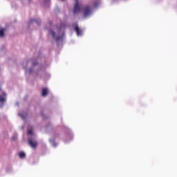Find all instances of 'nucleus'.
I'll return each instance as SVG.
<instances>
[{
    "label": "nucleus",
    "mask_w": 177,
    "mask_h": 177,
    "mask_svg": "<svg viewBox=\"0 0 177 177\" xmlns=\"http://www.w3.org/2000/svg\"><path fill=\"white\" fill-rule=\"evenodd\" d=\"M22 2H25L26 3H30L31 2V0H21Z\"/></svg>",
    "instance_id": "16"
},
{
    "label": "nucleus",
    "mask_w": 177,
    "mask_h": 177,
    "mask_svg": "<svg viewBox=\"0 0 177 177\" xmlns=\"http://www.w3.org/2000/svg\"><path fill=\"white\" fill-rule=\"evenodd\" d=\"M19 158H26V153L24 152H19L18 153Z\"/></svg>",
    "instance_id": "11"
},
{
    "label": "nucleus",
    "mask_w": 177,
    "mask_h": 177,
    "mask_svg": "<svg viewBox=\"0 0 177 177\" xmlns=\"http://www.w3.org/2000/svg\"><path fill=\"white\" fill-rule=\"evenodd\" d=\"M74 30L76 32L77 37H81V35H82V30H80V28L78 27V26L76 25L74 28Z\"/></svg>",
    "instance_id": "6"
},
{
    "label": "nucleus",
    "mask_w": 177,
    "mask_h": 177,
    "mask_svg": "<svg viewBox=\"0 0 177 177\" xmlns=\"http://www.w3.org/2000/svg\"><path fill=\"white\" fill-rule=\"evenodd\" d=\"M50 143L53 147H56V146H57V144H56L53 140H50Z\"/></svg>",
    "instance_id": "14"
},
{
    "label": "nucleus",
    "mask_w": 177,
    "mask_h": 177,
    "mask_svg": "<svg viewBox=\"0 0 177 177\" xmlns=\"http://www.w3.org/2000/svg\"><path fill=\"white\" fill-rule=\"evenodd\" d=\"M42 115V118L45 119V116H44V115Z\"/></svg>",
    "instance_id": "18"
},
{
    "label": "nucleus",
    "mask_w": 177,
    "mask_h": 177,
    "mask_svg": "<svg viewBox=\"0 0 177 177\" xmlns=\"http://www.w3.org/2000/svg\"><path fill=\"white\" fill-rule=\"evenodd\" d=\"M19 117L22 118L24 121H26V118H27V113L26 112H22V113H19Z\"/></svg>",
    "instance_id": "8"
},
{
    "label": "nucleus",
    "mask_w": 177,
    "mask_h": 177,
    "mask_svg": "<svg viewBox=\"0 0 177 177\" xmlns=\"http://www.w3.org/2000/svg\"><path fill=\"white\" fill-rule=\"evenodd\" d=\"M44 3L46 8H49V5H50V0H44Z\"/></svg>",
    "instance_id": "10"
},
{
    "label": "nucleus",
    "mask_w": 177,
    "mask_h": 177,
    "mask_svg": "<svg viewBox=\"0 0 177 177\" xmlns=\"http://www.w3.org/2000/svg\"><path fill=\"white\" fill-rule=\"evenodd\" d=\"M99 3H100L99 1H95V2L94 3V8H97V6H99Z\"/></svg>",
    "instance_id": "15"
},
{
    "label": "nucleus",
    "mask_w": 177,
    "mask_h": 177,
    "mask_svg": "<svg viewBox=\"0 0 177 177\" xmlns=\"http://www.w3.org/2000/svg\"><path fill=\"white\" fill-rule=\"evenodd\" d=\"M92 15V8L90 6H86L84 9V17H89Z\"/></svg>",
    "instance_id": "3"
},
{
    "label": "nucleus",
    "mask_w": 177,
    "mask_h": 177,
    "mask_svg": "<svg viewBox=\"0 0 177 177\" xmlns=\"http://www.w3.org/2000/svg\"><path fill=\"white\" fill-rule=\"evenodd\" d=\"M7 172H9V170L7 169Z\"/></svg>",
    "instance_id": "20"
},
{
    "label": "nucleus",
    "mask_w": 177,
    "mask_h": 177,
    "mask_svg": "<svg viewBox=\"0 0 177 177\" xmlns=\"http://www.w3.org/2000/svg\"><path fill=\"white\" fill-rule=\"evenodd\" d=\"M23 66L24 70H26V74H32V73H34V69L37 68L38 63L37 61H32V59L25 61L23 62Z\"/></svg>",
    "instance_id": "2"
},
{
    "label": "nucleus",
    "mask_w": 177,
    "mask_h": 177,
    "mask_svg": "<svg viewBox=\"0 0 177 177\" xmlns=\"http://www.w3.org/2000/svg\"><path fill=\"white\" fill-rule=\"evenodd\" d=\"M32 23H35L36 24H38V26H39V24H41V19H30L29 24H32Z\"/></svg>",
    "instance_id": "7"
},
{
    "label": "nucleus",
    "mask_w": 177,
    "mask_h": 177,
    "mask_svg": "<svg viewBox=\"0 0 177 177\" xmlns=\"http://www.w3.org/2000/svg\"><path fill=\"white\" fill-rule=\"evenodd\" d=\"M81 10V6H80V3H78V0H75V6L73 8V13L76 15V13H80Z\"/></svg>",
    "instance_id": "4"
},
{
    "label": "nucleus",
    "mask_w": 177,
    "mask_h": 177,
    "mask_svg": "<svg viewBox=\"0 0 177 177\" xmlns=\"http://www.w3.org/2000/svg\"><path fill=\"white\" fill-rule=\"evenodd\" d=\"M71 136V139L73 138V136Z\"/></svg>",
    "instance_id": "19"
},
{
    "label": "nucleus",
    "mask_w": 177,
    "mask_h": 177,
    "mask_svg": "<svg viewBox=\"0 0 177 177\" xmlns=\"http://www.w3.org/2000/svg\"><path fill=\"white\" fill-rule=\"evenodd\" d=\"M12 140H16V136L12 137Z\"/></svg>",
    "instance_id": "17"
},
{
    "label": "nucleus",
    "mask_w": 177,
    "mask_h": 177,
    "mask_svg": "<svg viewBox=\"0 0 177 177\" xmlns=\"http://www.w3.org/2000/svg\"><path fill=\"white\" fill-rule=\"evenodd\" d=\"M5 35V30L3 28L0 29V38H2Z\"/></svg>",
    "instance_id": "12"
},
{
    "label": "nucleus",
    "mask_w": 177,
    "mask_h": 177,
    "mask_svg": "<svg viewBox=\"0 0 177 177\" xmlns=\"http://www.w3.org/2000/svg\"><path fill=\"white\" fill-rule=\"evenodd\" d=\"M28 135L32 136V129L30 127L28 128Z\"/></svg>",
    "instance_id": "13"
},
{
    "label": "nucleus",
    "mask_w": 177,
    "mask_h": 177,
    "mask_svg": "<svg viewBox=\"0 0 177 177\" xmlns=\"http://www.w3.org/2000/svg\"><path fill=\"white\" fill-rule=\"evenodd\" d=\"M28 145H29V146H30V147H32V149H35V147H37V146H38V142H37V141H35V140H32V138H28Z\"/></svg>",
    "instance_id": "5"
},
{
    "label": "nucleus",
    "mask_w": 177,
    "mask_h": 177,
    "mask_svg": "<svg viewBox=\"0 0 177 177\" xmlns=\"http://www.w3.org/2000/svg\"><path fill=\"white\" fill-rule=\"evenodd\" d=\"M48 95V88H43L41 91V96L45 97Z\"/></svg>",
    "instance_id": "9"
},
{
    "label": "nucleus",
    "mask_w": 177,
    "mask_h": 177,
    "mask_svg": "<svg viewBox=\"0 0 177 177\" xmlns=\"http://www.w3.org/2000/svg\"><path fill=\"white\" fill-rule=\"evenodd\" d=\"M66 24L61 23L60 26H57L53 30H50L48 32L49 37H51L53 39H55L57 44L59 42H63V38H64V28H66Z\"/></svg>",
    "instance_id": "1"
}]
</instances>
